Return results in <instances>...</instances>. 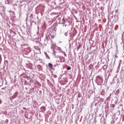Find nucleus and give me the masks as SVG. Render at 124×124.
Returning a JSON list of instances; mask_svg holds the SVG:
<instances>
[{"label":"nucleus","mask_w":124,"mask_h":124,"mask_svg":"<svg viewBox=\"0 0 124 124\" xmlns=\"http://www.w3.org/2000/svg\"><path fill=\"white\" fill-rule=\"evenodd\" d=\"M48 66L50 69H53V64L51 63H48Z\"/></svg>","instance_id":"nucleus-1"},{"label":"nucleus","mask_w":124,"mask_h":124,"mask_svg":"<svg viewBox=\"0 0 124 124\" xmlns=\"http://www.w3.org/2000/svg\"><path fill=\"white\" fill-rule=\"evenodd\" d=\"M26 78H27V80H30V81L31 80V77H26Z\"/></svg>","instance_id":"nucleus-4"},{"label":"nucleus","mask_w":124,"mask_h":124,"mask_svg":"<svg viewBox=\"0 0 124 124\" xmlns=\"http://www.w3.org/2000/svg\"><path fill=\"white\" fill-rule=\"evenodd\" d=\"M80 47H81V45H79V46H78V47L80 48Z\"/></svg>","instance_id":"nucleus-8"},{"label":"nucleus","mask_w":124,"mask_h":124,"mask_svg":"<svg viewBox=\"0 0 124 124\" xmlns=\"http://www.w3.org/2000/svg\"><path fill=\"white\" fill-rule=\"evenodd\" d=\"M41 110H43L44 111H45L46 110L45 108V107H42L41 108Z\"/></svg>","instance_id":"nucleus-2"},{"label":"nucleus","mask_w":124,"mask_h":124,"mask_svg":"<svg viewBox=\"0 0 124 124\" xmlns=\"http://www.w3.org/2000/svg\"><path fill=\"white\" fill-rule=\"evenodd\" d=\"M65 23V20L64 19V18H63L62 20V24H64Z\"/></svg>","instance_id":"nucleus-3"},{"label":"nucleus","mask_w":124,"mask_h":124,"mask_svg":"<svg viewBox=\"0 0 124 124\" xmlns=\"http://www.w3.org/2000/svg\"><path fill=\"white\" fill-rule=\"evenodd\" d=\"M59 50H61V47H58Z\"/></svg>","instance_id":"nucleus-9"},{"label":"nucleus","mask_w":124,"mask_h":124,"mask_svg":"<svg viewBox=\"0 0 124 124\" xmlns=\"http://www.w3.org/2000/svg\"><path fill=\"white\" fill-rule=\"evenodd\" d=\"M110 124H115V121H114V120H112V121L111 122Z\"/></svg>","instance_id":"nucleus-6"},{"label":"nucleus","mask_w":124,"mask_h":124,"mask_svg":"<svg viewBox=\"0 0 124 124\" xmlns=\"http://www.w3.org/2000/svg\"><path fill=\"white\" fill-rule=\"evenodd\" d=\"M48 59H50V57H47Z\"/></svg>","instance_id":"nucleus-11"},{"label":"nucleus","mask_w":124,"mask_h":124,"mask_svg":"<svg viewBox=\"0 0 124 124\" xmlns=\"http://www.w3.org/2000/svg\"><path fill=\"white\" fill-rule=\"evenodd\" d=\"M79 48H80V47H78V50H79Z\"/></svg>","instance_id":"nucleus-10"},{"label":"nucleus","mask_w":124,"mask_h":124,"mask_svg":"<svg viewBox=\"0 0 124 124\" xmlns=\"http://www.w3.org/2000/svg\"><path fill=\"white\" fill-rule=\"evenodd\" d=\"M67 70H70L71 69V67L70 66H68L67 68Z\"/></svg>","instance_id":"nucleus-5"},{"label":"nucleus","mask_w":124,"mask_h":124,"mask_svg":"<svg viewBox=\"0 0 124 124\" xmlns=\"http://www.w3.org/2000/svg\"><path fill=\"white\" fill-rule=\"evenodd\" d=\"M54 35H56V31H55V32H54Z\"/></svg>","instance_id":"nucleus-7"}]
</instances>
